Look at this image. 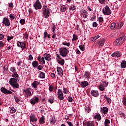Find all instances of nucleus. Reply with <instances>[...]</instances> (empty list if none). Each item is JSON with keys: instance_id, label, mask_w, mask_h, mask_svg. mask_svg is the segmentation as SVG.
Instances as JSON below:
<instances>
[{"instance_id": "obj_1", "label": "nucleus", "mask_w": 126, "mask_h": 126, "mask_svg": "<svg viewBox=\"0 0 126 126\" xmlns=\"http://www.w3.org/2000/svg\"><path fill=\"white\" fill-rule=\"evenodd\" d=\"M12 78L9 80V83L10 85H11L13 87H15L16 88H19V85L17 83V81L18 80V78L19 76L17 73H15L11 75Z\"/></svg>"}, {"instance_id": "obj_2", "label": "nucleus", "mask_w": 126, "mask_h": 126, "mask_svg": "<svg viewBox=\"0 0 126 126\" xmlns=\"http://www.w3.org/2000/svg\"><path fill=\"white\" fill-rule=\"evenodd\" d=\"M126 36L120 37V38H118L114 41L113 44L114 45V46H120V45H122V44H123L124 42L126 41Z\"/></svg>"}, {"instance_id": "obj_3", "label": "nucleus", "mask_w": 126, "mask_h": 126, "mask_svg": "<svg viewBox=\"0 0 126 126\" xmlns=\"http://www.w3.org/2000/svg\"><path fill=\"white\" fill-rule=\"evenodd\" d=\"M42 12L45 18H48L50 16V9L46 5L42 7Z\"/></svg>"}, {"instance_id": "obj_4", "label": "nucleus", "mask_w": 126, "mask_h": 126, "mask_svg": "<svg viewBox=\"0 0 126 126\" xmlns=\"http://www.w3.org/2000/svg\"><path fill=\"white\" fill-rule=\"evenodd\" d=\"M59 52L61 56L63 57H66L68 53V50L66 48L62 47L59 49Z\"/></svg>"}, {"instance_id": "obj_5", "label": "nucleus", "mask_w": 126, "mask_h": 126, "mask_svg": "<svg viewBox=\"0 0 126 126\" xmlns=\"http://www.w3.org/2000/svg\"><path fill=\"white\" fill-rule=\"evenodd\" d=\"M102 13L105 15H110L111 14V10L109 8V6L106 5L102 9Z\"/></svg>"}, {"instance_id": "obj_6", "label": "nucleus", "mask_w": 126, "mask_h": 126, "mask_svg": "<svg viewBox=\"0 0 126 126\" xmlns=\"http://www.w3.org/2000/svg\"><path fill=\"white\" fill-rule=\"evenodd\" d=\"M33 6L35 9H41L42 8V4L39 0H36V2L34 3Z\"/></svg>"}, {"instance_id": "obj_7", "label": "nucleus", "mask_w": 126, "mask_h": 126, "mask_svg": "<svg viewBox=\"0 0 126 126\" xmlns=\"http://www.w3.org/2000/svg\"><path fill=\"white\" fill-rule=\"evenodd\" d=\"M24 92H25V97H27V98H28V97L32 96V94H33V93H31V89L29 88L26 89L25 91H24Z\"/></svg>"}, {"instance_id": "obj_8", "label": "nucleus", "mask_w": 126, "mask_h": 126, "mask_svg": "<svg viewBox=\"0 0 126 126\" xmlns=\"http://www.w3.org/2000/svg\"><path fill=\"white\" fill-rule=\"evenodd\" d=\"M58 97L60 100H63L64 97H63V91L61 90H58Z\"/></svg>"}, {"instance_id": "obj_9", "label": "nucleus", "mask_w": 126, "mask_h": 126, "mask_svg": "<svg viewBox=\"0 0 126 126\" xmlns=\"http://www.w3.org/2000/svg\"><path fill=\"white\" fill-rule=\"evenodd\" d=\"M2 24L5 25V26H10V22H9V20L7 18H4Z\"/></svg>"}, {"instance_id": "obj_10", "label": "nucleus", "mask_w": 126, "mask_h": 126, "mask_svg": "<svg viewBox=\"0 0 126 126\" xmlns=\"http://www.w3.org/2000/svg\"><path fill=\"white\" fill-rule=\"evenodd\" d=\"M0 90L2 93H4V94H12V92L7 90L5 88H1Z\"/></svg>"}, {"instance_id": "obj_11", "label": "nucleus", "mask_w": 126, "mask_h": 126, "mask_svg": "<svg viewBox=\"0 0 126 126\" xmlns=\"http://www.w3.org/2000/svg\"><path fill=\"white\" fill-rule=\"evenodd\" d=\"M109 109L106 107H103V108H101L100 112L103 115H106L107 114Z\"/></svg>"}, {"instance_id": "obj_12", "label": "nucleus", "mask_w": 126, "mask_h": 126, "mask_svg": "<svg viewBox=\"0 0 126 126\" xmlns=\"http://www.w3.org/2000/svg\"><path fill=\"white\" fill-rule=\"evenodd\" d=\"M111 56L112 58H114V57L120 58L121 57V52L116 51L111 55Z\"/></svg>"}, {"instance_id": "obj_13", "label": "nucleus", "mask_w": 126, "mask_h": 126, "mask_svg": "<svg viewBox=\"0 0 126 126\" xmlns=\"http://www.w3.org/2000/svg\"><path fill=\"white\" fill-rule=\"evenodd\" d=\"M91 94L92 96H94V97H98L99 96V92L97 91L92 90L91 92Z\"/></svg>"}, {"instance_id": "obj_14", "label": "nucleus", "mask_w": 126, "mask_h": 126, "mask_svg": "<svg viewBox=\"0 0 126 126\" xmlns=\"http://www.w3.org/2000/svg\"><path fill=\"white\" fill-rule=\"evenodd\" d=\"M30 122L34 123V122H37V118H36V117H35V115H34V114H31L30 117Z\"/></svg>"}, {"instance_id": "obj_15", "label": "nucleus", "mask_w": 126, "mask_h": 126, "mask_svg": "<svg viewBox=\"0 0 126 126\" xmlns=\"http://www.w3.org/2000/svg\"><path fill=\"white\" fill-rule=\"evenodd\" d=\"M43 57L45 58L46 61H48V62H50L52 59L51 58V55L49 54L45 53L44 54Z\"/></svg>"}, {"instance_id": "obj_16", "label": "nucleus", "mask_w": 126, "mask_h": 126, "mask_svg": "<svg viewBox=\"0 0 126 126\" xmlns=\"http://www.w3.org/2000/svg\"><path fill=\"white\" fill-rule=\"evenodd\" d=\"M17 46L18 47H20V48H23V50L25 49V43L24 42L17 41Z\"/></svg>"}, {"instance_id": "obj_17", "label": "nucleus", "mask_w": 126, "mask_h": 126, "mask_svg": "<svg viewBox=\"0 0 126 126\" xmlns=\"http://www.w3.org/2000/svg\"><path fill=\"white\" fill-rule=\"evenodd\" d=\"M81 16L83 17V18H87V17L88 16V13L87 12V11L82 10Z\"/></svg>"}, {"instance_id": "obj_18", "label": "nucleus", "mask_w": 126, "mask_h": 126, "mask_svg": "<svg viewBox=\"0 0 126 126\" xmlns=\"http://www.w3.org/2000/svg\"><path fill=\"white\" fill-rule=\"evenodd\" d=\"M57 71H58V74L60 76L62 77V76H63V69H62V68H61V67H57Z\"/></svg>"}, {"instance_id": "obj_19", "label": "nucleus", "mask_w": 126, "mask_h": 126, "mask_svg": "<svg viewBox=\"0 0 126 126\" xmlns=\"http://www.w3.org/2000/svg\"><path fill=\"white\" fill-rule=\"evenodd\" d=\"M38 102H39V97H36L31 100V103L32 105H35V103H38Z\"/></svg>"}, {"instance_id": "obj_20", "label": "nucleus", "mask_w": 126, "mask_h": 126, "mask_svg": "<svg viewBox=\"0 0 126 126\" xmlns=\"http://www.w3.org/2000/svg\"><path fill=\"white\" fill-rule=\"evenodd\" d=\"M81 86L83 88H85L86 86H88V82L87 81H84L81 82Z\"/></svg>"}, {"instance_id": "obj_21", "label": "nucleus", "mask_w": 126, "mask_h": 126, "mask_svg": "<svg viewBox=\"0 0 126 126\" xmlns=\"http://www.w3.org/2000/svg\"><path fill=\"white\" fill-rule=\"evenodd\" d=\"M32 67H34V68H36L38 65H39V63L37 61H33L32 63Z\"/></svg>"}, {"instance_id": "obj_22", "label": "nucleus", "mask_w": 126, "mask_h": 126, "mask_svg": "<svg viewBox=\"0 0 126 126\" xmlns=\"http://www.w3.org/2000/svg\"><path fill=\"white\" fill-rule=\"evenodd\" d=\"M104 43H105V39H102L101 40L99 41V48H101L103 47L104 45Z\"/></svg>"}, {"instance_id": "obj_23", "label": "nucleus", "mask_w": 126, "mask_h": 126, "mask_svg": "<svg viewBox=\"0 0 126 126\" xmlns=\"http://www.w3.org/2000/svg\"><path fill=\"white\" fill-rule=\"evenodd\" d=\"M121 67L122 68H126V61H122L121 63Z\"/></svg>"}, {"instance_id": "obj_24", "label": "nucleus", "mask_w": 126, "mask_h": 126, "mask_svg": "<svg viewBox=\"0 0 126 126\" xmlns=\"http://www.w3.org/2000/svg\"><path fill=\"white\" fill-rule=\"evenodd\" d=\"M39 77L40 78H46V76H45V73L41 72L39 73Z\"/></svg>"}, {"instance_id": "obj_25", "label": "nucleus", "mask_w": 126, "mask_h": 126, "mask_svg": "<svg viewBox=\"0 0 126 126\" xmlns=\"http://www.w3.org/2000/svg\"><path fill=\"white\" fill-rule=\"evenodd\" d=\"M85 76L86 78H90V76H91V75L89 72L87 71L85 73Z\"/></svg>"}, {"instance_id": "obj_26", "label": "nucleus", "mask_w": 126, "mask_h": 126, "mask_svg": "<svg viewBox=\"0 0 126 126\" xmlns=\"http://www.w3.org/2000/svg\"><path fill=\"white\" fill-rule=\"evenodd\" d=\"M58 63L60 64L63 65V64H64V60H63V59H62L61 60H58Z\"/></svg>"}, {"instance_id": "obj_27", "label": "nucleus", "mask_w": 126, "mask_h": 126, "mask_svg": "<svg viewBox=\"0 0 126 126\" xmlns=\"http://www.w3.org/2000/svg\"><path fill=\"white\" fill-rule=\"evenodd\" d=\"M45 120V118L44 117V116H42L39 120V123L40 124H44L45 123V121H44Z\"/></svg>"}, {"instance_id": "obj_28", "label": "nucleus", "mask_w": 126, "mask_h": 126, "mask_svg": "<svg viewBox=\"0 0 126 126\" xmlns=\"http://www.w3.org/2000/svg\"><path fill=\"white\" fill-rule=\"evenodd\" d=\"M104 124V126H109V125H110V120H109V119L105 120Z\"/></svg>"}, {"instance_id": "obj_29", "label": "nucleus", "mask_w": 126, "mask_h": 126, "mask_svg": "<svg viewBox=\"0 0 126 126\" xmlns=\"http://www.w3.org/2000/svg\"><path fill=\"white\" fill-rule=\"evenodd\" d=\"M94 119H96L97 121H100L101 120V116L100 114H96L94 116Z\"/></svg>"}, {"instance_id": "obj_30", "label": "nucleus", "mask_w": 126, "mask_h": 126, "mask_svg": "<svg viewBox=\"0 0 126 126\" xmlns=\"http://www.w3.org/2000/svg\"><path fill=\"white\" fill-rule=\"evenodd\" d=\"M104 98L106 99V100L107 103H108V104H110L111 101V98H110V97H107L106 95H105V96H104Z\"/></svg>"}, {"instance_id": "obj_31", "label": "nucleus", "mask_w": 126, "mask_h": 126, "mask_svg": "<svg viewBox=\"0 0 126 126\" xmlns=\"http://www.w3.org/2000/svg\"><path fill=\"white\" fill-rule=\"evenodd\" d=\"M116 28V23H112L111 24V27L110 28L112 30H114V29H115V28Z\"/></svg>"}, {"instance_id": "obj_32", "label": "nucleus", "mask_w": 126, "mask_h": 126, "mask_svg": "<svg viewBox=\"0 0 126 126\" xmlns=\"http://www.w3.org/2000/svg\"><path fill=\"white\" fill-rule=\"evenodd\" d=\"M65 10H66V7H65V6L64 5L62 6L61 8V11H62V12H63V11H65Z\"/></svg>"}, {"instance_id": "obj_33", "label": "nucleus", "mask_w": 126, "mask_h": 126, "mask_svg": "<svg viewBox=\"0 0 126 126\" xmlns=\"http://www.w3.org/2000/svg\"><path fill=\"white\" fill-rule=\"evenodd\" d=\"M10 71L13 72V73H16V69H15V67H12L10 68Z\"/></svg>"}, {"instance_id": "obj_34", "label": "nucleus", "mask_w": 126, "mask_h": 126, "mask_svg": "<svg viewBox=\"0 0 126 126\" xmlns=\"http://www.w3.org/2000/svg\"><path fill=\"white\" fill-rule=\"evenodd\" d=\"M87 126H94V123L92 122H88L87 124Z\"/></svg>"}, {"instance_id": "obj_35", "label": "nucleus", "mask_w": 126, "mask_h": 126, "mask_svg": "<svg viewBox=\"0 0 126 126\" xmlns=\"http://www.w3.org/2000/svg\"><path fill=\"white\" fill-rule=\"evenodd\" d=\"M99 89L100 91H104L105 90V87H104V86L100 85L99 87Z\"/></svg>"}, {"instance_id": "obj_36", "label": "nucleus", "mask_w": 126, "mask_h": 126, "mask_svg": "<svg viewBox=\"0 0 126 126\" xmlns=\"http://www.w3.org/2000/svg\"><path fill=\"white\" fill-rule=\"evenodd\" d=\"M124 26V23L120 22L119 24H118V27L117 28L118 29H121L122 27Z\"/></svg>"}, {"instance_id": "obj_37", "label": "nucleus", "mask_w": 126, "mask_h": 126, "mask_svg": "<svg viewBox=\"0 0 126 126\" xmlns=\"http://www.w3.org/2000/svg\"><path fill=\"white\" fill-rule=\"evenodd\" d=\"M9 17H10L11 20H13V19H14V18H15V15H14V14H10Z\"/></svg>"}, {"instance_id": "obj_38", "label": "nucleus", "mask_w": 126, "mask_h": 126, "mask_svg": "<svg viewBox=\"0 0 126 126\" xmlns=\"http://www.w3.org/2000/svg\"><path fill=\"white\" fill-rule=\"evenodd\" d=\"M32 85L34 88H37V87L38 86V84L37 82H34L32 84Z\"/></svg>"}, {"instance_id": "obj_39", "label": "nucleus", "mask_w": 126, "mask_h": 126, "mask_svg": "<svg viewBox=\"0 0 126 126\" xmlns=\"http://www.w3.org/2000/svg\"><path fill=\"white\" fill-rule=\"evenodd\" d=\"M51 28L53 30V33H55V31L56 30V26L54 25V24H53L51 26Z\"/></svg>"}, {"instance_id": "obj_40", "label": "nucleus", "mask_w": 126, "mask_h": 126, "mask_svg": "<svg viewBox=\"0 0 126 126\" xmlns=\"http://www.w3.org/2000/svg\"><path fill=\"white\" fill-rule=\"evenodd\" d=\"M77 39H78V37H77V35H76V34H73L72 41H75V40H77Z\"/></svg>"}, {"instance_id": "obj_41", "label": "nucleus", "mask_w": 126, "mask_h": 126, "mask_svg": "<svg viewBox=\"0 0 126 126\" xmlns=\"http://www.w3.org/2000/svg\"><path fill=\"white\" fill-rule=\"evenodd\" d=\"M79 48L81 51H84L85 50V47L84 45H81L79 46Z\"/></svg>"}, {"instance_id": "obj_42", "label": "nucleus", "mask_w": 126, "mask_h": 126, "mask_svg": "<svg viewBox=\"0 0 126 126\" xmlns=\"http://www.w3.org/2000/svg\"><path fill=\"white\" fill-rule=\"evenodd\" d=\"M15 112H16V110H15V108L14 107H12L11 110L10 111V113H15Z\"/></svg>"}, {"instance_id": "obj_43", "label": "nucleus", "mask_w": 126, "mask_h": 126, "mask_svg": "<svg viewBox=\"0 0 126 126\" xmlns=\"http://www.w3.org/2000/svg\"><path fill=\"white\" fill-rule=\"evenodd\" d=\"M99 2L101 4H106V0H99Z\"/></svg>"}, {"instance_id": "obj_44", "label": "nucleus", "mask_w": 126, "mask_h": 126, "mask_svg": "<svg viewBox=\"0 0 126 126\" xmlns=\"http://www.w3.org/2000/svg\"><path fill=\"white\" fill-rule=\"evenodd\" d=\"M49 102L51 103V104H52V103H54V97H50L49 99Z\"/></svg>"}, {"instance_id": "obj_45", "label": "nucleus", "mask_w": 126, "mask_h": 126, "mask_svg": "<svg viewBox=\"0 0 126 126\" xmlns=\"http://www.w3.org/2000/svg\"><path fill=\"white\" fill-rule=\"evenodd\" d=\"M63 45H64V46H67V47H69L70 46V43L69 42H63Z\"/></svg>"}, {"instance_id": "obj_46", "label": "nucleus", "mask_w": 126, "mask_h": 126, "mask_svg": "<svg viewBox=\"0 0 126 126\" xmlns=\"http://www.w3.org/2000/svg\"><path fill=\"white\" fill-rule=\"evenodd\" d=\"M37 68L38 70H42V69H43V66H42L41 65H39L37 66Z\"/></svg>"}, {"instance_id": "obj_47", "label": "nucleus", "mask_w": 126, "mask_h": 126, "mask_svg": "<svg viewBox=\"0 0 126 126\" xmlns=\"http://www.w3.org/2000/svg\"><path fill=\"white\" fill-rule=\"evenodd\" d=\"M14 99H15V102L16 103H18L19 102V101H20V99L18 98V97H17L16 96H14Z\"/></svg>"}, {"instance_id": "obj_48", "label": "nucleus", "mask_w": 126, "mask_h": 126, "mask_svg": "<svg viewBox=\"0 0 126 126\" xmlns=\"http://www.w3.org/2000/svg\"><path fill=\"white\" fill-rule=\"evenodd\" d=\"M20 23L21 24H24L25 23V20L24 19H22L20 20Z\"/></svg>"}, {"instance_id": "obj_49", "label": "nucleus", "mask_w": 126, "mask_h": 126, "mask_svg": "<svg viewBox=\"0 0 126 126\" xmlns=\"http://www.w3.org/2000/svg\"><path fill=\"white\" fill-rule=\"evenodd\" d=\"M98 20L99 22H103V21H104V18H103L102 17H99L98 18Z\"/></svg>"}, {"instance_id": "obj_50", "label": "nucleus", "mask_w": 126, "mask_h": 126, "mask_svg": "<svg viewBox=\"0 0 126 126\" xmlns=\"http://www.w3.org/2000/svg\"><path fill=\"white\" fill-rule=\"evenodd\" d=\"M70 10H74L75 9V6L72 5L69 7Z\"/></svg>"}, {"instance_id": "obj_51", "label": "nucleus", "mask_w": 126, "mask_h": 126, "mask_svg": "<svg viewBox=\"0 0 126 126\" xmlns=\"http://www.w3.org/2000/svg\"><path fill=\"white\" fill-rule=\"evenodd\" d=\"M41 62L42 63H43V64H45V58H44V57L41 58Z\"/></svg>"}, {"instance_id": "obj_52", "label": "nucleus", "mask_w": 126, "mask_h": 126, "mask_svg": "<svg viewBox=\"0 0 126 126\" xmlns=\"http://www.w3.org/2000/svg\"><path fill=\"white\" fill-rule=\"evenodd\" d=\"M11 39H13V36H7V40L8 42H9Z\"/></svg>"}, {"instance_id": "obj_53", "label": "nucleus", "mask_w": 126, "mask_h": 126, "mask_svg": "<svg viewBox=\"0 0 126 126\" xmlns=\"http://www.w3.org/2000/svg\"><path fill=\"white\" fill-rule=\"evenodd\" d=\"M97 26H98V24H97V23L96 22H94L93 23V27H97Z\"/></svg>"}, {"instance_id": "obj_54", "label": "nucleus", "mask_w": 126, "mask_h": 126, "mask_svg": "<svg viewBox=\"0 0 126 126\" xmlns=\"http://www.w3.org/2000/svg\"><path fill=\"white\" fill-rule=\"evenodd\" d=\"M63 93L64 94H66V93H67L68 92V91H67V90L66 89V88H63Z\"/></svg>"}, {"instance_id": "obj_55", "label": "nucleus", "mask_w": 126, "mask_h": 126, "mask_svg": "<svg viewBox=\"0 0 126 126\" xmlns=\"http://www.w3.org/2000/svg\"><path fill=\"white\" fill-rule=\"evenodd\" d=\"M51 123H52V124H55V123H56V118H52Z\"/></svg>"}, {"instance_id": "obj_56", "label": "nucleus", "mask_w": 126, "mask_h": 126, "mask_svg": "<svg viewBox=\"0 0 126 126\" xmlns=\"http://www.w3.org/2000/svg\"><path fill=\"white\" fill-rule=\"evenodd\" d=\"M29 60H30V61H32L33 60V56H32V55H29Z\"/></svg>"}, {"instance_id": "obj_57", "label": "nucleus", "mask_w": 126, "mask_h": 126, "mask_svg": "<svg viewBox=\"0 0 126 126\" xmlns=\"http://www.w3.org/2000/svg\"><path fill=\"white\" fill-rule=\"evenodd\" d=\"M4 46V44H3V43L2 41H0V48H3V46Z\"/></svg>"}, {"instance_id": "obj_58", "label": "nucleus", "mask_w": 126, "mask_h": 126, "mask_svg": "<svg viewBox=\"0 0 126 126\" xmlns=\"http://www.w3.org/2000/svg\"><path fill=\"white\" fill-rule=\"evenodd\" d=\"M123 102L125 106L126 107V97L123 99Z\"/></svg>"}, {"instance_id": "obj_59", "label": "nucleus", "mask_w": 126, "mask_h": 126, "mask_svg": "<svg viewBox=\"0 0 126 126\" xmlns=\"http://www.w3.org/2000/svg\"><path fill=\"white\" fill-rule=\"evenodd\" d=\"M67 124L69 126H73V124L71 122H67Z\"/></svg>"}, {"instance_id": "obj_60", "label": "nucleus", "mask_w": 126, "mask_h": 126, "mask_svg": "<svg viewBox=\"0 0 126 126\" xmlns=\"http://www.w3.org/2000/svg\"><path fill=\"white\" fill-rule=\"evenodd\" d=\"M4 35L0 33V40H2V39H4Z\"/></svg>"}, {"instance_id": "obj_61", "label": "nucleus", "mask_w": 126, "mask_h": 126, "mask_svg": "<svg viewBox=\"0 0 126 126\" xmlns=\"http://www.w3.org/2000/svg\"><path fill=\"white\" fill-rule=\"evenodd\" d=\"M120 117L121 118H126V114L125 113H121L120 114Z\"/></svg>"}, {"instance_id": "obj_62", "label": "nucleus", "mask_w": 126, "mask_h": 126, "mask_svg": "<svg viewBox=\"0 0 126 126\" xmlns=\"http://www.w3.org/2000/svg\"><path fill=\"white\" fill-rule=\"evenodd\" d=\"M24 37L26 39H28V34L27 32L24 33Z\"/></svg>"}, {"instance_id": "obj_63", "label": "nucleus", "mask_w": 126, "mask_h": 126, "mask_svg": "<svg viewBox=\"0 0 126 126\" xmlns=\"http://www.w3.org/2000/svg\"><path fill=\"white\" fill-rule=\"evenodd\" d=\"M54 89V88L52 86H50L49 87V91H53V90Z\"/></svg>"}, {"instance_id": "obj_64", "label": "nucleus", "mask_w": 126, "mask_h": 126, "mask_svg": "<svg viewBox=\"0 0 126 126\" xmlns=\"http://www.w3.org/2000/svg\"><path fill=\"white\" fill-rule=\"evenodd\" d=\"M48 35V32H45L44 33V38H46Z\"/></svg>"}]
</instances>
